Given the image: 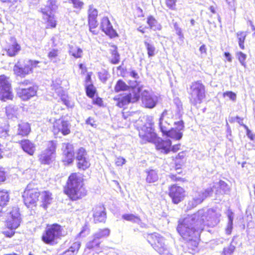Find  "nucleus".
Wrapping results in <instances>:
<instances>
[{"instance_id":"6e6d98bb","label":"nucleus","mask_w":255,"mask_h":255,"mask_svg":"<svg viewBox=\"0 0 255 255\" xmlns=\"http://www.w3.org/2000/svg\"><path fill=\"white\" fill-rule=\"evenodd\" d=\"M92 104L97 105L100 107H103L104 106V101L103 99L100 97H97L95 99H94L92 102Z\"/></svg>"},{"instance_id":"39448f33","label":"nucleus","mask_w":255,"mask_h":255,"mask_svg":"<svg viewBox=\"0 0 255 255\" xmlns=\"http://www.w3.org/2000/svg\"><path fill=\"white\" fill-rule=\"evenodd\" d=\"M80 176L77 173H72L69 177L64 191L72 200H76L79 198V186Z\"/></svg>"},{"instance_id":"ea45409f","label":"nucleus","mask_w":255,"mask_h":255,"mask_svg":"<svg viewBox=\"0 0 255 255\" xmlns=\"http://www.w3.org/2000/svg\"><path fill=\"white\" fill-rule=\"evenodd\" d=\"M123 219L132 223L141 222V220L139 216L132 214H125L122 216Z\"/></svg>"},{"instance_id":"473e14b6","label":"nucleus","mask_w":255,"mask_h":255,"mask_svg":"<svg viewBox=\"0 0 255 255\" xmlns=\"http://www.w3.org/2000/svg\"><path fill=\"white\" fill-rule=\"evenodd\" d=\"M240 48L244 50L245 49V42L247 35V32L240 31L236 34Z\"/></svg>"},{"instance_id":"4d7b16f0","label":"nucleus","mask_w":255,"mask_h":255,"mask_svg":"<svg viewBox=\"0 0 255 255\" xmlns=\"http://www.w3.org/2000/svg\"><path fill=\"white\" fill-rule=\"evenodd\" d=\"M223 96L224 97L227 96L233 101L236 100L237 97L236 93L233 92L232 91H227L224 92L223 93Z\"/></svg>"},{"instance_id":"aec40b11","label":"nucleus","mask_w":255,"mask_h":255,"mask_svg":"<svg viewBox=\"0 0 255 255\" xmlns=\"http://www.w3.org/2000/svg\"><path fill=\"white\" fill-rule=\"evenodd\" d=\"M98 16V10L93 7H90L88 12V21L90 30L93 34L98 33V30L97 29L98 23L97 17Z\"/></svg>"},{"instance_id":"5701e85b","label":"nucleus","mask_w":255,"mask_h":255,"mask_svg":"<svg viewBox=\"0 0 255 255\" xmlns=\"http://www.w3.org/2000/svg\"><path fill=\"white\" fill-rule=\"evenodd\" d=\"M20 143L22 149L24 151L30 155H32L35 150L34 144L28 139L17 140Z\"/></svg>"},{"instance_id":"6ab92c4d","label":"nucleus","mask_w":255,"mask_h":255,"mask_svg":"<svg viewBox=\"0 0 255 255\" xmlns=\"http://www.w3.org/2000/svg\"><path fill=\"white\" fill-rule=\"evenodd\" d=\"M100 26L102 30L111 38L118 36V34L114 29L108 17H104L102 19Z\"/></svg>"},{"instance_id":"2eb2a0df","label":"nucleus","mask_w":255,"mask_h":255,"mask_svg":"<svg viewBox=\"0 0 255 255\" xmlns=\"http://www.w3.org/2000/svg\"><path fill=\"white\" fill-rule=\"evenodd\" d=\"M61 81L60 79L57 78L52 81L51 85L52 90H54L58 96L61 97L62 102L67 107L72 108L73 105L71 104L70 102L67 98V96L65 94V92L63 88L60 86Z\"/></svg>"},{"instance_id":"7ed1b4c3","label":"nucleus","mask_w":255,"mask_h":255,"mask_svg":"<svg viewBox=\"0 0 255 255\" xmlns=\"http://www.w3.org/2000/svg\"><path fill=\"white\" fill-rule=\"evenodd\" d=\"M146 240L152 248L160 255L164 254L168 251L166 239L157 232L147 234Z\"/></svg>"},{"instance_id":"f704fd0d","label":"nucleus","mask_w":255,"mask_h":255,"mask_svg":"<svg viewBox=\"0 0 255 255\" xmlns=\"http://www.w3.org/2000/svg\"><path fill=\"white\" fill-rule=\"evenodd\" d=\"M81 74L84 76V85L92 83L91 76L93 74L92 72H88L87 68L81 64Z\"/></svg>"},{"instance_id":"b1692460","label":"nucleus","mask_w":255,"mask_h":255,"mask_svg":"<svg viewBox=\"0 0 255 255\" xmlns=\"http://www.w3.org/2000/svg\"><path fill=\"white\" fill-rule=\"evenodd\" d=\"M30 131L29 125L27 123H22L19 124L17 133L13 137V140L15 142H18L16 138L18 135L26 136Z\"/></svg>"},{"instance_id":"49530a36","label":"nucleus","mask_w":255,"mask_h":255,"mask_svg":"<svg viewBox=\"0 0 255 255\" xmlns=\"http://www.w3.org/2000/svg\"><path fill=\"white\" fill-rule=\"evenodd\" d=\"M100 244L99 239L97 238L94 235V239L88 243L87 247L90 249H96L99 247Z\"/></svg>"},{"instance_id":"1a4fd4ad","label":"nucleus","mask_w":255,"mask_h":255,"mask_svg":"<svg viewBox=\"0 0 255 255\" xmlns=\"http://www.w3.org/2000/svg\"><path fill=\"white\" fill-rule=\"evenodd\" d=\"M168 195L174 204L181 203L186 196L185 190L176 184L170 185L168 187Z\"/></svg>"},{"instance_id":"a19ab883","label":"nucleus","mask_w":255,"mask_h":255,"mask_svg":"<svg viewBox=\"0 0 255 255\" xmlns=\"http://www.w3.org/2000/svg\"><path fill=\"white\" fill-rule=\"evenodd\" d=\"M20 46L17 43H15L8 47L7 53L9 56H15L20 50Z\"/></svg>"},{"instance_id":"7c9ffc66","label":"nucleus","mask_w":255,"mask_h":255,"mask_svg":"<svg viewBox=\"0 0 255 255\" xmlns=\"http://www.w3.org/2000/svg\"><path fill=\"white\" fill-rule=\"evenodd\" d=\"M113 49L110 50L111 57L109 58V61L112 64H117L120 60V56L118 52V48L115 45H112Z\"/></svg>"},{"instance_id":"09e8293b","label":"nucleus","mask_w":255,"mask_h":255,"mask_svg":"<svg viewBox=\"0 0 255 255\" xmlns=\"http://www.w3.org/2000/svg\"><path fill=\"white\" fill-rule=\"evenodd\" d=\"M77 245H74V246L71 247L68 250L64 252L61 255H75L77 253L79 246L80 244H77L78 247L76 248Z\"/></svg>"},{"instance_id":"c85d7f7f","label":"nucleus","mask_w":255,"mask_h":255,"mask_svg":"<svg viewBox=\"0 0 255 255\" xmlns=\"http://www.w3.org/2000/svg\"><path fill=\"white\" fill-rule=\"evenodd\" d=\"M146 182L148 183H153L159 179V176L157 171L154 169L146 170Z\"/></svg>"},{"instance_id":"dca6fc26","label":"nucleus","mask_w":255,"mask_h":255,"mask_svg":"<svg viewBox=\"0 0 255 255\" xmlns=\"http://www.w3.org/2000/svg\"><path fill=\"white\" fill-rule=\"evenodd\" d=\"M93 218L94 222L97 223H105L107 219L106 209L104 205H99L93 209Z\"/></svg>"},{"instance_id":"8fccbe9b","label":"nucleus","mask_w":255,"mask_h":255,"mask_svg":"<svg viewBox=\"0 0 255 255\" xmlns=\"http://www.w3.org/2000/svg\"><path fill=\"white\" fill-rule=\"evenodd\" d=\"M70 54L75 58L80 57V48H74L73 46H70Z\"/></svg>"},{"instance_id":"e433bc0d","label":"nucleus","mask_w":255,"mask_h":255,"mask_svg":"<svg viewBox=\"0 0 255 255\" xmlns=\"http://www.w3.org/2000/svg\"><path fill=\"white\" fill-rule=\"evenodd\" d=\"M18 108L14 106L9 105L6 107L5 112L8 119L16 118Z\"/></svg>"},{"instance_id":"e2e57ef3","label":"nucleus","mask_w":255,"mask_h":255,"mask_svg":"<svg viewBox=\"0 0 255 255\" xmlns=\"http://www.w3.org/2000/svg\"><path fill=\"white\" fill-rule=\"evenodd\" d=\"M174 124L176 126L177 128H179V130H183L184 128V123L182 119L178 122H174Z\"/></svg>"},{"instance_id":"20e7f679","label":"nucleus","mask_w":255,"mask_h":255,"mask_svg":"<svg viewBox=\"0 0 255 255\" xmlns=\"http://www.w3.org/2000/svg\"><path fill=\"white\" fill-rule=\"evenodd\" d=\"M137 129L141 142L142 143H153L157 139V134L152 124L145 123L142 126L137 127Z\"/></svg>"},{"instance_id":"5fc2aeb1","label":"nucleus","mask_w":255,"mask_h":255,"mask_svg":"<svg viewBox=\"0 0 255 255\" xmlns=\"http://www.w3.org/2000/svg\"><path fill=\"white\" fill-rule=\"evenodd\" d=\"M16 229H11L9 228H7L5 229L3 232L2 233L3 235H4L6 237L10 238L12 236H13V235L15 233L14 230Z\"/></svg>"},{"instance_id":"3c124183","label":"nucleus","mask_w":255,"mask_h":255,"mask_svg":"<svg viewBox=\"0 0 255 255\" xmlns=\"http://www.w3.org/2000/svg\"><path fill=\"white\" fill-rule=\"evenodd\" d=\"M100 80L104 83H105L109 78V73L107 71L100 72L98 74Z\"/></svg>"},{"instance_id":"a211bd4d","label":"nucleus","mask_w":255,"mask_h":255,"mask_svg":"<svg viewBox=\"0 0 255 255\" xmlns=\"http://www.w3.org/2000/svg\"><path fill=\"white\" fill-rule=\"evenodd\" d=\"M37 87L35 86H30L27 87H19L17 93L18 96L23 100H27L36 95Z\"/></svg>"},{"instance_id":"cd10ccee","label":"nucleus","mask_w":255,"mask_h":255,"mask_svg":"<svg viewBox=\"0 0 255 255\" xmlns=\"http://www.w3.org/2000/svg\"><path fill=\"white\" fill-rule=\"evenodd\" d=\"M113 100L116 102V106L120 108H124L130 103L126 94H119L114 97Z\"/></svg>"},{"instance_id":"052dcab7","label":"nucleus","mask_w":255,"mask_h":255,"mask_svg":"<svg viewBox=\"0 0 255 255\" xmlns=\"http://www.w3.org/2000/svg\"><path fill=\"white\" fill-rule=\"evenodd\" d=\"M236 121L241 126H243L245 129H248V127L243 124V118H241L239 116H236L234 118L232 119L231 122H233Z\"/></svg>"},{"instance_id":"6e6552de","label":"nucleus","mask_w":255,"mask_h":255,"mask_svg":"<svg viewBox=\"0 0 255 255\" xmlns=\"http://www.w3.org/2000/svg\"><path fill=\"white\" fill-rule=\"evenodd\" d=\"M156 150L161 153L167 154L170 152L176 153L180 149L181 144H172L169 139H162L157 136V139L153 142Z\"/></svg>"},{"instance_id":"393cba45","label":"nucleus","mask_w":255,"mask_h":255,"mask_svg":"<svg viewBox=\"0 0 255 255\" xmlns=\"http://www.w3.org/2000/svg\"><path fill=\"white\" fill-rule=\"evenodd\" d=\"M41 202L42 203L41 206L46 209L48 206L50 205L53 200L52 197V195L51 192L48 191H45L40 193Z\"/></svg>"},{"instance_id":"58836bf2","label":"nucleus","mask_w":255,"mask_h":255,"mask_svg":"<svg viewBox=\"0 0 255 255\" xmlns=\"http://www.w3.org/2000/svg\"><path fill=\"white\" fill-rule=\"evenodd\" d=\"M144 44L147 51L148 57H151L154 56L157 53L156 48L154 45L147 41H144Z\"/></svg>"},{"instance_id":"a878e982","label":"nucleus","mask_w":255,"mask_h":255,"mask_svg":"<svg viewBox=\"0 0 255 255\" xmlns=\"http://www.w3.org/2000/svg\"><path fill=\"white\" fill-rule=\"evenodd\" d=\"M41 12L43 14V19L47 22V26L48 27H55L56 26V21L54 15L52 13H48L46 8H41Z\"/></svg>"},{"instance_id":"de8ad7c7","label":"nucleus","mask_w":255,"mask_h":255,"mask_svg":"<svg viewBox=\"0 0 255 255\" xmlns=\"http://www.w3.org/2000/svg\"><path fill=\"white\" fill-rule=\"evenodd\" d=\"M177 0H165V4L168 9L176 10V3Z\"/></svg>"},{"instance_id":"423d86ee","label":"nucleus","mask_w":255,"mask_h":255,"mask_svg":"<svg viewBox=\"0 0 255 255\" xmlns=\"http://www.w3.org/2000/svg\"><path fill=\"white\" fill-rule=\"evenodd\" d=\"M39 196L40 192L33 183L27 185L22 195L24 203L28 208L35 206Z\"/></svg>"},{"instance_id":"37998d69","label":"nucleus","mask_w":255,"mask_h":255,"mask_svg":"<svg viewBox=\"0 0 255 255\" xmlns=\"http://www.w3.org/2000/svg\"><path fill=\"white\" fill-rule=\"evenodd\" d=\"M90 163L86 154L83 153L81 155V169H86L90 167Z\"/></svg>"},{"instance_id":"79ce46f5","label":"nucleus","mask_w":255,"mask_h":255,"mask_svg":"<svg viewBox=\"0 0 255 255\" xmlns=\"http://www.w3.org/2000/svg\"><path fill=\"white\" fill-rule=\"evenodd\" d=\"M57 7L56 0H49L44 7L42 8H46V10L48 11V13L51 14L53 11L56 9Z\"/></svg>"},{"instance_id":"13d9d810","label":"nucleus","mask_w":255,"mask_h":255,"mask_svg":"<svg viewBox=\"0 0 255 255\" xmlns=\"http://www.w3.org/2000/svg\"><path fill=\"white\" fill-rule=\"evenodd\" d=\"M213 192V188H209L205 189L203 192H202V196L205 199L207 197H210L211 196Z\"/></svg>"},{"instance_id":"774afa93","label":"nucleus","mask_w":255,"mask_h":255,"mask_svg":"<svg viewBox=\"0 0 255 255\" xmlns=\"http://www.w3.org/2000/svg\"><path fill=\"white\" fill-rule=\"evenodd\" d=\"M186 156L185 152L184 151H182L179 152L175 157L176 160H182L185 158Z\"/></svg>"},{"instance_id":"864d4df0","label":"nucleus","mask_w":255,"mask_h":255,"mask_svg":"<svg viewBox=\"0 0 255 255\" xmlns=\"http://www.w3.org/2000/svg\"><path fill=\"white\" fill-rule=\"evenodd\" d=\"M238 56V59L239 61L240 62L242 65H245V60L247 58V55L243 53L242 52H239L237 54Z\"/></svg>"},{"instance_id":"4be33fe9","label":"nucleus","mask_w":255,"mask_h":255,"mask_svg":"<svg viewBox=\"0 0 255 255\" xmlns=\"http://www.w3.org/2000/svg\"><path fill=\"white\" fill-rule=\"evenodd\" d=\"M136 84L133 86H131L129 89V92L126 94L130 103H134L137 102L140 97L141 88L139 86V83L135 81Z\"/></svg>"},{"instance_id":"9d476101","label":"nucleus","mask_w":255,"mask_h":255,"mask_svg":"<svg viewBox=\"0 0 255 255\" xmlns=\"http://www.w3.org/2000/svg\"><path fill=\"white\" fill-rule=\"evenodd\" d=\"M56 145L53 141L49 142L47 148L38 155V160L42 164L49 165L54 160Z\"/></svg>"},{"instance_id":"c756f323","label":"nucleus","mask_w":255,"mask_h":255,"mask_svg":"<svg viewBox=\"0 0 255 255\" xmlns=\"http://www.w3.org/2000/svg\"><path fill=\"white\" fill-rule=\"evenodd\" d=\"M9 200V195L6 190L0 189V212L3 207L6 206Z\"/></svg>"},{"instance_id":"ddd939ff","label":"nucleus","mask_w":255,"mask_h":255,"mask_svg":"<svg viewBox=\"0 0 255 255\" xmlns=\"http://www.w3.org/2000/svg\"><path fill=\"white\" fill-rule=\"evenodd\" d=\"M146 23L148 27L145 25H141L137 28V30L144 34L146 30L149 28L154 31H160L162 30V25L157 21L154 16L153 15H148L146 18Z\"/></svg>"},{"instance_id":"bf43d9fd","label":"nucleus","mask_w":255,"mask_h":255,"mask_svg":"<svg viewBox=\"0 0 255 255\" xmlns=\"http://www.w3.org/2000/svg\"><path fill=\"white\" fill-rule=\"evenodd\" d=\"M174 28L176 31V34L181 38L183 37V34L182 32V29L179 27V24L177 22H175L173 24Z\"/></svg>"},{"instance_id":"f03ea898","label":"nucleus","mask_w":255,"mask_h":255,"mask_svg":"<svg viewBox=\"0 0 255 255\" xmlns=\"http://www.w3.org/2000/svg\"><path fill=\"white\" fill-rule=\"evenodd\" d=\"M205 86L200 80L194 81L190 85L189 100L192 104L196 105L202 103L206 98Z\"/></svg>"},{"instance_id":"4468645a","label":"nucleus","mask_w":255,"mask_h":255,"mask_svg":"<svg viewBox=\"0 0 255 255\" xmlns=\"http://www.w3.org/2000/svg\"><path fill=\"white\" fill-rule=\"evenodd\" d=\"M20 223V214L17 208H14L7 215L6 221V227L16 229Z\"/></svg>"},{"instance_id":"f8f14e48","label":"nucleus","mask_w":255,"mask_h":255,"mask_svg":"<svg viewBox=\"0 0 255 255\" xmlns=\"http://www.w3.org/2000/svg\"><path fill=\"white\" fill-rule=\"evenodd\" d=\"M38 63L36 61L28 60L23 66L20 62H18L14 66L13 71L17 76L24 77L31 72L32 68L35 67Z\"/></svg>"},{"instance_id":"f3484780","label":"nucleus","mask_w":255,"mask_h":255,"mask_svg":"<svg viewBox=\"0 0 255 255\" xmlns=\"http://www.w3.org/2000/svg\"><path fill=\"white\" fill-rule=\"evenodd\" d=\"M53 132L55 135L61 133L62 135H67L70 133L69 124L63 119H58L53 124Z\"/></svg>"},{"instance_id":"412c9836","label":"nucleus","mask_w":255,"mask_h":255,"mask_svg":"<svg viewBox=\"0 0 255 255\" xmlns=\"http://www.w3.org/2000/svg\"><path fill=\"white\" fill-rule=\"evenodd\" d=\"M63 160L68 164L71 163L74 160V152L73 146L68 143H62Z\"/></svg>"},{"instance_id":"bb28decb","label":"nucleus","mask_w":255,"mask_h":255,"mask_svg":"<svg viewBox=\"0 0 255 255\" xmlns=\"http://www.w3.org/2000/svg\"><path fill=\"white\" fill-rule=\"evenodd\" d=\"M176 172L175 173H171L169 177L172 181L174 182H185L186 181L185 177V172L182 168L181 170L176 171Z\"/></svg>"},{"instance_id":"c03bdc74","label":"nucleus","mask_w":255,"mask_h":255,"mask_svg":"<svg viewBox=\"0 0 255 255\" xmlns=\"http://www.w3.org/2000/svg\"><path fill=\"white\" fill-rule=\"evenodd\" d=\"M110 233V230L109 228H105L101 229L94 235L98 239H101L109 236Z\"/></svg>"},{"instance_id":"4c0bfd02","label":"nucleus","mask_w":255,"mask_h":255,"mask_svg":"<svg viewBox=\"0 0 255 255\" xmlns=\"http://www.w3.org/2000/svg\"><path fill=\"white\" fill-rule=\"evenodd\" d=\"M84 86L87 96L89 98L93 99L97 93L96 88L92 83Z\"/></svg>"},{"instance_id":"0e129e2a","label":"nucleus","mask_w":255,"mask_h":255,"mask_svg":"<svg viewBox=\"0 0 255 255\" xmlns=\"http://www.w3.org/2000/svg\"><path fill=\"white\" fill-rule=\"evenodd\" d=\"M5 179V172L2 167H0V182L4 181Z\"/></svg>"},{"instance_id":"603ef678","label":"nucleus","mask_w":255,"mask_h":255,"mask_svg":"<svg viewBox=\"0 0 255 255\" xmlns=\"http://www.w3.org/2000/svg\"><path fill=\"white\" fill-rule=\"evenodd\" d=\"M235 249V247L233 246H230L228 247L224 248L222 251V254L223 255H231L234 253Z\"/></svg>"},{"instance_id":"69168bd1","label":"nucleus","mask_w":255,"mask_h":255,"mask_svg":"<svg viewBox=\"0 0 255 255\" xmlns=\"http://www.w3.org/2000/svg\"><path fill=\"white\" fill-rule=\"evenodd\" d=\"M33 86L32 83L27 80H24L23 82L19 83V87H26V86Z\"/></svg>"},{"instance_id":"c9c22d12","label":"nucleus","mask_w":255,"mask_h":255,"mask_svg":"<svg viewBox=\"0 0 255 255\" xmlns=\"http://www.w3.org/2000/svg\"><path fill=\"white\" fill-rule=\"evenodd\" d=\"M218 187L216 190L217 193L227 194L230 191V187L224 181L220 180L218 182Z\"/></svg>"},{"instance_id":"0eeeda50","label":"nucleus","mask_w":255,"mask_h":255,"mask_svg":"<svg viewBox=\"0 0 255 255\" xmlns=\"http://www.w3.org/2000/svg\"><path fill=\"white\" fill-rule=\"evenodd\" d=\"M62 228L57 224L47 226L42 236V241L47 244H53L62 235Z\"/></svg>"},{"instance_id":"680f3d73","label":"nucleus","mask_w":255,"mask_h":255,"mask_svg":"<svg viewBox=\"0 0 255 255\" xmlns=\"http://www.w3.org/2000/svg\"><path fill=\"white\" fill-rule=\"evenodd\" d=\"M165 124V123H163L161 121V119H160V121L159 122L160 129L161 131L162 132L163 135L166 136L167 135V132H164V130L165 129V130H166V131H169V129H168V128L165 127V126L164 125Z\"/></svg>"},{"instance_id":"72a5a7b5","label":"nucleus","mask_w":255,"mask_h":255,"mask_svg":"<svg viewBox=\"0 0 255 255\" xmlns=\"http://www.w3.org/2000/svg\"><path fill=\"white\" fill-rule=\"evenodd\" d=\"M164 131V132H167V134L166 135V136L175 140H180L183 135V134L181 131L177 130L175 128H171L169 131H166L165 129Z\"/></svg>"},{"instance_id":"9b49d317","label":"nucleus","mask_w":255,"mask_h":255,"mask_svg":"<svg viewBox=\"0 0 255 255\" xmlns=\"http://www.w3.org/2000/svg\"><path fill=\"white\" fill-rule=\"evenodd\" d=\"M0 97L4 101L13 97L9 78L3 75L0 76Z\"/></svg>"},{"instance_id":"338daca9","label":"nucleus","mask_w":255,"mask_h":255,"mask_svg":"<svg viewBox=\"0 0 255 255\" xmlns=\"http://www.w3.org/2000/svg\"><path fill=\"white\" fill-rule=\"evenodd\" d=\"M57 56V51L56 50H52L49 52L48 57L51 60L55 58Z\"/></svg>"},{"instance_id":"2f4dec72","label":"nucleus","mask_w":255,"mask_h":255,"mask_svg":"<svg viewBox=\"0 0 255 255\" xmlns=\"http://www.w3.org/2000/svg\"><path fill=\"white\" fill-rule=\"evenodd\" d=\"M131 86H128L126 83L122 79H119L116 82L114 90L115 92L118 93L122 91H126L129 90Z\"/></svg>"},{"instance_id":"a18cd8bd","label":"nucleus","mask_w":255,"mask_h":255,"mask_svg":"<svg viewBox=\"0 0 255 255\" xmlns=\"http://www.w3.org/2000/svg\"><path fill=\"white\" fill-rule=\"evenodd\" d=\"M143 103L145 106L148 108H153L156 104L154 99L150 96H146L143 99Z\"/></svg>"},{"instance_id":"f257e3e1","label":"nucleus","mask_w":255,"mask_h":255,"mask_svg":"<svg viewBox=\"0 0 255 255\" xmlns=\"http://www.w3.org/2000/svg\"><path fill=\"white\" fill-rule=\"evenodd\" d=\"M194 220V218H192L191 221L186 218L181 219L179 221L177 227V232L185 241L184 250L193 255L199 251L201 232L203 230L197 227Z\"/></svg>"}]
</instances>
